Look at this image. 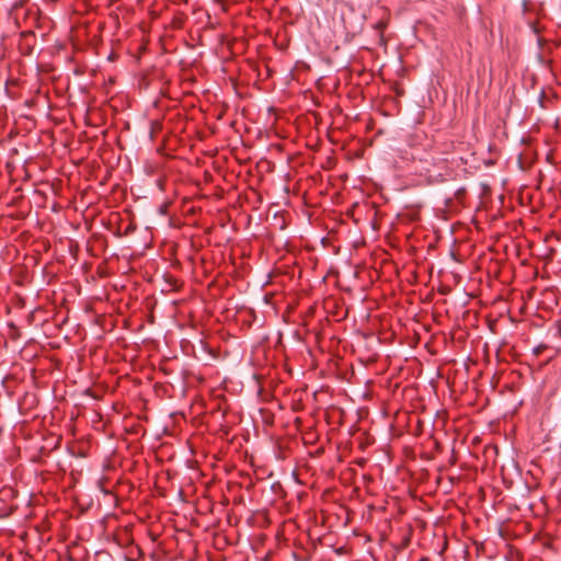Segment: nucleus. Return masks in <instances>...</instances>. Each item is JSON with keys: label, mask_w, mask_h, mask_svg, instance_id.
<instances>
[{"label": "nucleus", "mask_w": 561, "mask_h": 561, "mask_svg": "<svg viewBox=\"0 0 561 561\" xmlns=\"http://www.w3.org/2000/svg\"><path fill=\"white\" fill-rule=\"evenodd\" d=\"M527 23L529 25L530 31L535 34H540L546 31V28L541 24V20L534 12L529 13Z\"/></svg>", "instance_id": "f257e3e1"}, {"label": "nucleus", "mask_w": 561, "mask_h": 561, "mask_svg": "<svg viewBox=\"0 0 561 561\" xmlns=\"http://www.w3.org/2000/svg\"><path fill=\"white\" fill-rule=\"evenodd\" d=\"M527 5H528V1H527V0H524V1H523L524 13H527V12H528V8H527Z\"/></svg>", "instance_id": "f03ea898"}, {"label": "nucleus", "mask_w": 561, "mask_h": 561, "mask_svg": "<svg viewBox=\"0 0 561 561\" xmlns=\"http://www.w3.org/2000/svg\"><path fill=\"white\" fill-rule=\"evenodd\" d=\"M556 10L561 13V0L556 3Z\"/></svg>", "instance_id": "7ed1b4c3"}, {"label": "nucleus", "mask_w": 561, "mask_h": 561, "mask_svg": "<svg viewBox=\"0 0 561 561\" xmlns=\"http://www.w3.org/2000/svg\"><path fill=\"white\" fill-rule=\"evenodd\" d=\"M21 36H24V35H34V33L32 31H23L20 33Z\"/></svg>", "instance_id": "20e7f679"}, {"label": "nucleus", "mask_w": 561, "mask_h": 561, "mask_svg": "<svg viewBox=\"0 0 561 561\" xmlns=\"http://www.w3.org/2000/svg\"><path fill=\"white\" fill-rule=\"evenodd\" d=\"M538 38V45H541V37H537Z\"/></svg>", "instance_id": "39448f33"}]
</instances>
